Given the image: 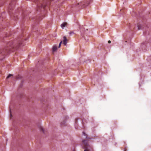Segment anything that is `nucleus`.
Returning <instances> with one entry per match:
<instances>
[{
  "mask_svg": "<svg viewBox=\"0 0 151 151\" xmlns=\"http://www.w3.org/2000/svg\"><path fill=\"white\" fill-rule=\"evenodd\" d=\"M20 45V44L19 43L17 46H15L14 45H13L12 41H10L7 44V47L3 50L2 52H1V53L3 55L5 54L6 53V52L7 53L9 51H10L11 48H15V49H17L19 46Z\"/></svg>",
  "mask_w": 151,
  "mask_h": 151,
  "instance_id": "f257e3e1",
  "label": "nucleus"
},
{
  "mask_svg": "<svg viewBox=\"0 0 151 151\" xmlns=\"http://www.w3.org/2000/svg\"><path fill=\"white\" fill-rule=\"evenodd\" d=\"M83 134L86 136V139L82 141V144L83 146V148L84 149V151H90V150L92 148L91 146L89 145L88 138L85 133L83 132Z\"/></svg>",
  "mask_w": 151,
  "mask_h": 151,
  "instance_id": "f03ea898",
  "label": "nucleus"
},
{
  "mask_svg": "<svg viewBox=\"0 0 151 151\" xmlns=\"http://www.w3.org/2000/svg\"><path fill=\"white\" fill-rule=\"evenodd\" d=\"M45 6H46L45 5L42 4L41 3L40 4H38L37 5V10L39 11L40 10L41 8H42L43 9H44Z\"/></svg>",
  "mask_w": 151,
  "mask_h": 151,
  "instance_id": "7ed1b4c3",
  "label": "nucleus"
},
{
  "mask_svg": "<svg viewBox=\"0 0 151 151\" xmlns=\"http://www.w3.org/2000/svg\"><path fill=\"white\" fill-rule=\"evenodd\" d=\"M67 39L66 37L64 36L63 37V44L65 45H66L67 44Z\"/></svg>",
  "mask_w": 151,
  "mask_h": 151,
  "instance_id": "20e7f679",
  "label": "nucleus"
},
{
  "mask_svg": "<svg viewBox=\"0 0 151 151\" xmlns=\"http://www.w3.org/2000/svg\"><path fill=\"white\" fill-rule=\"evenodd\" d=\"M67 24V23L66 22H65L61 25V27L62 28H63L64 27L66 26Z\"/></svg>",
  "mask_w": 151,
  "mask_h": 151,
  "instance_id": "39448f33",
  "label": "nucleus"
},
{
  "mask_svg": "<svg viewBox=\"0 0 151 151\" xmlns=\"http://www.w3.org/2000/svg\"><path fill=\"white\" fill-rule=\"evenodd\" d=\"M57 49V47L56 46L54 45L52 47V51L53 52H55Z\"/></svg>",
  "mask_w": 151,
  "mask_h": 151,
  "instance_id": "423d86ee",
  "label": "nucleus"
},
{
  "mask_svg": "<svg viewBox=\"0 0 151 151\" xmlns=\"http://www.w3.org/2000/svg\"><path fill=\"white\" fill-rule=\"evenodd\" d=\"M40 131H42V132H43L44 133H45V130L44 129L43 127H42L41 126H40Z\"/></svg>",
  "mask_w": 151,
  "mask_h": 151,
  "instance_id": "0eeeda50",
  "label": "nucleus"
},
{
  "mask_svg": "<svg viewBox=\"0 0 151 151\" xmlns=\"http://www.w3.org/2000/svg\"><path fill=\"white\" fill-rule=\"evenodd\" d=\"M141 26L139 25H138L137 26V27L138 28V29L139 30L141 29Z\"/></svg>",
  "mask_w": 151,
  "mask_h": 151,
  "instance_id": "6e6552de",
  "label": "nucleus"
},
{
  "mask_svg": "<svg viewBox=\"0 0 151 151\" xmlns=\"http://www.w3.org/2000/svg\"><path fill=\"white\" fill-rule=\"evenodd\" d=\"M65 121H63V122H61V124L62 126L65 125Z\"/></svg>",
  "mask_w": 151,
  "mask_h": 151,
  "instance_id": "1a4fd4ad",
  "label": "nucleus"
},
{
  "mask_svg": "<svg viewBox=\"0 0 151 151\" xmlns=\"http://www.w3.org/2000/svg\"><path fill=\"white\" fill-rule=\"evenodd\" d=\"M130 29L131 30H133L134 28H133V27L132 26H131L130 27Z\"/></svg>",
  "mask_w": 151,
  "mask_h": 151,
  "instance_id": "9d476101",
  "label": "nucleus"
},
{
  "mask_svg": "<svg viewBox=\"0 0 151 151\" xmlns=\"http://www.w3.org/2000/svg\"><path fill=\"white\" fill-rule=\"evenodd\" d=\"M12 75L11 74H9V75L6 78H9V77H10L11 76H12Z\"/></svg>",
  "mask_w": 151,
  "mask_h": 151,
  "instance_id": "9b49d317",
  "label": "nucleus"
},
{
  "mask_svg": "<svg viewBox=\"0 0 151 151\" xmlns=\"http://www.w3.org/2000/svg\"><path fill=\"white\" fill-rule=\"evenodd\" d=\"M62 41H61L60 42V43L59 44V47H60V46H61V44H62Z\"/></svg>",
  "mask_w": 151,
  "mask_h": 151,
  "instance_id": "f8f14e48",
  "label": "nucleus"
},
{
  "mask_svg": "<svg viewBox=\"0 0 151 151\" xmlns=\"http://www.w3.org/2000/svg\"><path fill=\"white\" fill-rule=\"evenodd\" d=\"M73 32H70L69 33V34L70 35H71L72 34H73Z\"/></svg>",
  "mask_w": 151,
  "mask_h": 151,
  "instance_id": "ddd939ff",
  "label": "nucleus"
},
{
  "mask_svg": "<svg viewBox=\"0 0 151 151\" xmlns=\"http://www.w3.org/2000/svg\"><path fill=\"white\" fill-rule=\"evenodd\" d=\"M108 42L109 43H111V41L110 40H109L108 41Z\"/></svg>",
  "mask_w": 151,
  "mask_h": 151,
  "instance_id": "4468645a",
  "label": "nucleus"
},
{
  "mask_svg": "<svg viewBox=\"0 0 151 151\" xmlns=\"http://www.w3.org/2000/svg\"><path fill=\"white\" fill-rule=\"evenodd\" d=\"M82 4L81 2L80 3H78V4H80V5H81V4Z\"/></svg>",
  "mask_w": 151,
  "mask_h": 151,
  "instance_id": "2eb2a0df",
  "label": "nucleus"
},
{
  "mask_svg": "<svg viewBox=\"0 0 151 151\" xmlns=\"http://www.w3.org/2000/svg\"><path fill=\"white\" fill-rule=\"evenodd\" d=\"M89 1V2H91L92 1V0H88Z\"/></svg>",
  "mask_w": 151,
  "mask_h": 151,
  "instance_id": "dca6fc26",
  "label": "nucleus"
}]
</instances>
